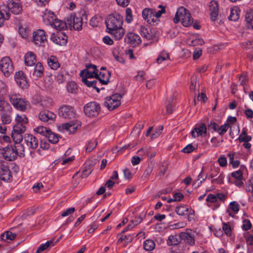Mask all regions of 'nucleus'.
I'll return each mask as SVG.
<instances>
[{
  "mask_svg": "<svg viewBox=\"0 0 253 253\" xmlns=\"http://www.w3.org/2000/svg\"><path fill=\"white\" fill-rule=\"evenodd\" d=\"M54 245L53 241L52 240L48 241L44 244H41L38 248L36 253H41L48 248L53 246Z\"/></svg>",
  "mask_w": 253,
  "mask_h": 253,
  "instance_id": "37",
  "label": "nucleus"
},
{
  "mask_svg": "<svg viewBox=\"0 0 253 253\" xmlns=\"http://www.w3.org/2000/svg\"><path fill=\"white\" fill-rule=\"evenodd\" d=\"M67 88L69 92L75 93L77 89V85L74 82H70L68 84Z\"/></svg>",
  "mask_w": 253,
  "mask_h": 253,
  "instance_id": "49",
  "label": "nucleus"
},
{
  "mask_svg": "<svg viewBox=\"0 0 253 253\" xmlns=\"http://www.w3.org/2000/svg\"><path fill=\"white\" fill-rule=\"evenodd\" d=\"M11 109V106L8 102L3 100L0 101V112H10Z\"/></svg>",
  "mask_w": 253,
  "mask_h": 253,
  "instance_id": "41",
  "label": "nucleus"
},
{
  "mask_svg": "<svg viewBox=\"0 0 253 253\" xmlns=\"http://www.w3.org/2000/svg\"><path fill=\"white\" fill-rule=\"evenodd\" d=\"M245 20L248 24V28L253 29V25L250 24L253 21V10H250L247 11L245 15Z\"/></svg>",
  "mask_w": 253,
  "mask_h": 253,
  "instance_id": "39",
  "label": "nucleus"
},
{
  "mask_svg": "<svg viewBox=\"0 0 253 253\" xmlns=\"http://www.w3.org/2000/svg\"><path fill=\"white\" fill-rule=\"evenodd\" d=\"M189 210L184 206L177 207L175 209V212L180 215H184L186 214Z\"/></svg>",
  "mask_w": 253,
  "mask_h": 253,
  "instance_id": "48",
  "label": "nucleus"
},
{
  "mask_svg": "<svg viewBox=\"0 0 253 253\" xmlns=\"http://www.w3.org/2000/svg\"><path fill=\"white\" fill-rule=\"evenodd\" d=\"M245 188L247 192L252 193L253 195V179L247 181Z\"/></svg>",
  "mask_w": 253,
  "mask_h": 253,
  "instance_id": "56",
  "label": "nucleus"
},
{
  "mask_svg": "<svg viewBox=\"0 0 253 253\" xmlns=\"http://www.w3.org/2000/svg\"><path fill=\"white\" fill-rule=\"evenodd\" d=\"M56 116L55 114L47 110L42 111L39 114V118L41 121L49 123L54 121Z\"/></svg>",
  "mask_w": 253,
  "mask_h": 253,
  "instance_id": "17",
  "label": "nucleus"
},
{
  "mask_svg": "<svg viewBox=\"0 0 253 253\" xmlns=\"http://www.w3.org/2000/svg\"><path fill=\"white\" fill-rule=\"evenodd\" d=\"M111 73L109 71L100 72L99 74H95V78L99 80V83L106 84L109 82Z\"/></svg>",
  "mask_w": 253,
  "mask_h": 253,
  "instance_id": "22",
  "label": "nucleus"
},
{
  "mask_svg": "<svg viewBox=\"0 0 253 253\" xmlns=\"http://www.w3.org/2000/svg\"><path fill=\"white\" fill-rule=\"evenodd\" d=\"M7 7L9 11L14 14H18L22 11L20 0H8Z\"/></svg>",
  "mask_w": 253,
  "mask_h": 253,
  "instance_id": "15",
  "label": "nucleus"
},
{
  "mask_svg": "<svg viewBox=\"0 0 253 253\" xmlns=\"http://www.w3.org/2000/svg\"><path fill=\"white\" fill-rule=\"evenodd\" d=\"M169 54L166 51L161 52L157 59V62L158 64L162 63L163 61L169 59Z\"/></svg>",
  "mask_w": 253,
  "mask_h": 253,
  "instance_id": "43",
  "label": "nucleus"
},
{
  "mask_svg": "<svg viewBox=\"0 0 253 253\" xmlns=\"http://www.w3.org/2000/svg\"><path fill=\"white\" fill-rule=\"evenodd\" d=\"M26 127H20L18 125H14L11 132V137L15 143H20L23 140L22 134L26 131Z\"/></svg>",
  "mask_w": 253,
  "mask_h": 253,
  "instance_id": "12",
  "label": "nucleus"
},
{
  "mask_svg": "<svg viewBox=\"0 0 253 253\" xmlns=\"http://www.w3.org/2000/svg\"><path fill=\"white\" fill-rule=\"evenodd\" d=\"M206 178L207 176H205L203 174V168H202L200 173L198 176L197 181L200 180V181L198 184V186H199L203 183V182L206 180Z\"/></svg>",
  "mask_w": 253,
  "mask_h": 253,
  "instance_id": "61",
  "label": "nucleus"
},
{
  "mask_svg": "<svg viewBox=\"0 0 253 253\" xmlns=\"http://www.w3.org/2000/svg\"><path fill=\"white\" fill-rule=\"evenodd\" d=\"M84 112L89 117H96L100 112V105L96 102H90L86 104L84 107Z\"/></svg>",
  "mask_w": 253,
  "mask_h": 253,
  "instance_id": "5",
  "label": "nucleus"
},
{
  "mask_svg": "<svg viewBox=\"0 0 253 253\" xmlns=\"http://www.w3.org/2000/svg\"><path fill=\"white\" fill-rule=\"evenodd\" d=\"M101 18L99 16H95L90 20V25L93 27H97L101 23Z\"/></svg>",
  "mask_w": 253,
  "mask_h": 253,
  "instance_id": "46",
  "label": "nucleus"
},
{
  "mask_svg": "<svg viewBox=\"0 0 253 253\" xmlns=\"http://www.w3.org/2000/svg\"><path fill=\"white\" fill-rule=\"evenodd\" d=\"M79 126H80V124L79 123H74L72 121L63 124L61 127L71 134L74 133Z\"/></svg>",
  "mask_w": 253,
  "mask_h": 253,
  "instance_id": "25",
  "label": "nucleus"
},
{
  "mask_svg": "<svg viewBox=\"0 0 253 253\" xmlns=\"http://www.w3.org/2000/svg\"><path fill=\"white\" fill-rule=\"evenodd\" d=\"M224 175L223 172H221L220 173L219 175L217 176V178L212 179L211 180V182L212 184H222L224 182Z\"/></svg>",
  "mask_w": 253,
  "mask_h": 253,
  "instance_id": "47",
  "label": "nucleus"
},
{
  "mask_svg": "<svg viewBox=\"0 0 253 253\" xmlns=\"http://www.w3.org/2000/svg\"><path fill=\"white\" fill-rule=\"evenodd\" d=\"M0 69L5 77H9L13 72V64L10 58L5 56L0 60Z\"/></svg>",
  "mask_w": 253,
  "mask_h": 253,
  "instance_id": "6",
  "label": "nucleus"
},
{
  "mask_svg": "<svg viewBox=\"0 0 253 253\" xmlns=\"http://www.w3.org/2000/svg\"><path fill=\"white\" fill-rule=\"evenodd\" d=\"M49 142L52 144H55L59 141V136L57 134L52 132L50 130L45 136Z\"/></svg>",
  "mask_w": 253,
  "mask_h": 253,
  "instance_id": "40",
  "label": "nucleus"
},
{
  "mask_svg": "<svg viewBox=\"0 0 253 253\" xmlns=\"http://www.w3.org/2000/svg\"><path fill=\"white\" fill-rule=\"evenodd\" d=\"M158 7L161 8V9L160 10H158V11H155L154 10V14L155 15V16L157 19V18L160 17L162 14V13H164L165 12V7H163L162 5H159L158 6Z\"/></svg>",
  "mask_w": 253,
  "mask_h": 253,
  "instance_id": "60",
  "label": "nucleus"
},
{
  "mask_svg": "<svg viewBox=\"0 0 253 253\" xmlns=\"http://www.w3.org/2000/svg\"><path fill=\"white\" fill-rule=\"evenodd\" d=\"M143 18L149 24L156 22L157 19L152 9L145 8L142 11Z\"/></svg>",
  "mask_w": 253,
  "mask_h": 253,
  "instance_id": "20",
  "label": "nucleus"
},
{
  "mask_svg": "<svg viewBox=\"0 0 253 253\" xmlns=\"http://www.w3.org/2000/svg\"><path fill=\"white\" fill-rule=\"evenodd\" d=\"M36 62L35 54L31 51L28 52L25 55V63L28 66H32Z\"/></svg>",
  "mask_w": 253,
  "mask_h": 253,
  "instance_id": "27",
  "label": "nucleus"
},
{
  "mask_svg": "<svg viewBox=\"0 0 253 253\" xmlns=\"http://www.w3.org/2000/svg\"><path fill=\"white\" fill-rule=\"evenodd\" d=\"M0 175L2 176V179L4 181L8 182L11 180V172L7 163L2 160H0Z\"/></svg>",
  "mask_w": 253,
  "mask_h": 253,
  "instance_id": "14",
  "label": "nucleus"
},
{
  "mask_svg": "<svg viewBox=\"0 0 253 253\" xmlns=\"http://www.w3.org/2000/svg\"><path fill=\"white\" fill-rule=\"evenodd\" d=\"M239 207L240 206L237 202H232L229 204V208L227 209L226 212H228L229 216L233 217L234 215L232 214L231 211H233L234 213H237L239 210Z\"/></svg>",
  "mask_w": 253,
  "mask_h": 253,
  "instance_id": "28",
  "label": "nucleus"
},
{
  "mask_svg": "<svg viewBox=\"0 0 253 253\" xmlns=\"http://www.w3.org/2000/svg\"><path fill=\"white\" fill-rule=\"evenodd\" d=\"M16 124L15 125H18L20 127H26L25 125L28 123V120L25 115L20 116L17 115L15 118Z\"/></svg>",
  "mask_w": 253,
  "mask_h": 253,
  "instance_id": "29",
  "label": "nucleus"
},
{
  "mask_svg": "<svg viewBox=\"0 0 253 253\" xmlns=\"http://www.w3.org/2000/svg\"><path fill=\"white\" fill-rule=\"evenodd\" d=\"M16 236L15 233H13L10 231H7L1 235V238L2 240L5 241L6 240H13Z\"/></svg>",
  "mask_w": 253,
  "mask_h": 253,
  "instance_id": "42",
  "label": "nucleus"
},
{
  "mask_svg": "<svg viewBox=\"0 0 253 253\" xmlns=\"http://www.w3.org/2000/svg\"><path fill=\"white\" fill-rule=\"evenodd\" d=\"M29 30L26 28L21 27L19 28V33L22 38L26 39L29 34Z\"/></svg>",
  "mask_w": 253,
  "mask_h": 253,
  "instance_id": "52",
  "label": "nucleus"
},
{
  "mask_svg": "<svg viewBox=\"0 0 253 253\" xmlns=\"http://www.w3.org/2000/svg\"><path fill=\"white\" fill-rule=\"evenodd\" d=\"M42 18L45 24L50 25L57 30H62L66 27L67 24L63 21L58 19L54 13L49 10H44Z\"/></svg>",
  "mask_w": 253,
  "mask_h": 253,
  "instance_id": "2",
  "label": "nucleus"
},
{
  "mask_svg": "<svg viewBox=\"0 0 253 253\" xmlns=\"http://www.w3.org/2000/svg\"><path fill=\"white\" fill-rule=\"evenodd\" d=\"M17 84L22 88H26L28 86V82L26 81L25 77L21 78L19 80L15 81Z\"/></svg>",
  "mask_w": 253,
  "mask_h": 253,
  "instance_id": "54",
  "label": "nucleus"
},
{
  "mask_svg": "<svg viewBox=\"0 0 253 253\" xmlns=\"http://www.w3.org/2000/svg\"><path fill=\"white\" fill-rule=\"evenodd\" d=\"M24 141L30 149H35L38 146L37 138L30 134H25L24 136Z\"/></svg>",
  "mask_w": 253,
  "mask_h": 253,
  "instance_id": "19",
  "label": "nucleus"
},
{
  "mask_svg": "<svg viewBox=\"0 0 253 253\" xmlns=\"http://www.w3.org/2000/svg\"><path fill=\"white\" fill-rule=\"evenodd\" d=\"M181 242L180 234L179 236L176 235H170L167 240V244L169 246H175L178 245Z\"/></svg>",
  "mask_w": 253,
  "mask_h": 253,
  "instance_id": "30",
  "label": "nucleus"
},
{
  "mask_svg": "<svg viewBox=\"0 0 253 253\" xmlns=\"http://www.w3.org/2000/svg\"><path fill=\"white\" fill-rule=\"evenodd\" d=\"M86 69L82 70L80 75V76L83 78H92L94 77L95 78V74H97L98 70L96 69V66L92 64H86L85 65Z\"/></svg>",
  "mask_w": 253,
  "mask_h": 253,
  "instance_id": "10",
  "label": "nucleus"
},
{
  "mask_svg": "<svg viewBox=\"0 0 253 253\" xmlns=\"http://www.w3.org/2000/svg\"><path fill=\"white\" fill-rule=\"evenodd\" d=\"M10 112L3 113L1 115V120L3 124H9L11 121V118L10 116Z\"/></svg>",
  "mask_w": 253,
  "mask_h": 253,
  "instance_id": "45",
  "label": "nucleus"
},
{
  "mask_svg": "<svg viewBox=\"0 0 253 253\" xmlns=\"http://www.w3.org/2000/svg\"><path fill=\"white\" fill-rule=\"evenodd\" d=\"M149 29L143 26H141L140 28V32L142 37L150 40L153 39V35L149 33Z\"/></svg>",
  "mask_w": 253,
  "mask_h": 253,
  "instance_id": "36",
  "label": "nucleus"
},
{
  "mask_svg": "<svg viewBox=\"0 0 253 253\" xmlns=\"http://www.w3.org/2000/svg\"><path fill=\"white\" fill-rule=\"evenodd\" d=\"M207 126L204 123L201 124L198 127L195 128L191 132L193 137L196 138L199 136H203L207 132Z\"/></svg>",
  "mask_w": 253,
  "mask_h": 253,
  "instance_id": "23",
  "label": "nucleus"
},
{
  "mask_svg": "<svg viewBox=\"0 0 253 253\" xmlns=\"http://www.w3.org/2000/svg\"><path fill=\"white\" fill-rule=\"evenodd\" d=\"M47 63L48 66L53 70L57 69L59 67V63H58L57 58L53 56H50L47 59Z\"/></svg>",
  "mask_w": 253,
  "mask_h": 253,
  "instance_id": "33",
  "label": "nucleus"
},
{
  "mask_svg": "<svg viewBox=\"0 0 253 253\" xmlns=\"http://www.w3.org/2000/svg\"><path fill=\"white\" fill-rule=\"evenodd\" d=\"M97 144V143L95 140L90 141L88 142L86 146V151L88 152H91L94 148H95Z\"/></svg>",
  "mask_w": 253,
  "mask_h": 253,
  "instance_id": "57",
  "label": "nucleus"
},
{
  "mask_svg": "<svg viewBox=\"0 0 253 253\" xmlns=\"http://www.w3.org/2000/svg\"><path fill=\"white\" fill-rule=\"evenodd\" d=\"M13 146L8 145L5 147L0 148V153L6 161H12L16 158Z\"/></svg>",
  "mask_w": 253,
  "mask_h": 253,
  "instance_id": "9",
  "label": "nucleus"
},
{
  "mask_svg": "<svg viewBox=\"0 0 253 253\" xmlns=\"http://www.w3.org/2000/svg\"><path fill=\"white\" fill-rule=\"evenodd\" d=\"M132 19L131 10L129 8H127L126 9V21L127 23H130Z\"/></svg>",
  "mask_w": 253,
  "mask_h": 253,
  "instance_id": "53",
  "label": "nucleus"
},
{
  "mask_svg": "<svg viewBox=\"0 0 253 253\" xmlns=\"http://www.w3.org/2000/svg\"><path fill=\"white\" fill-rule=\"evenodd\" d=\"M218 126H219L216 123L211 122V123L208 126V128L209 130L216 132Z\"/></svg>",
  "mask_w": 253,
  "mask_h": 253,
  "instance_id": "62",
  "label": "nucleus"
},
{
  "mask_svg": "<svg viewBox=\"0 0 253 253\" xmlns=\"http://www.w3.org/2000/svg\"><path fill=\"white\" fill-rule=\"evenodd\" d=\"M123 23V17L118 13L110 15L105 21L107 32L117 40L121 39L125 34Z\"/></svg>",
  "mask_w": 253,
  "mask_h": 253,
  "instance_id": "1",
  "label": "nucleus"
},
{
  "mask_svg": "<svg viewBox=\"0 0 253 253\" xmlns=\"http://www.w3.org/2000/svg\"><path fill=\"white\" fill-rule=\"evenodd\" d=\"M33 42L36 45H40L46 41L47 35L42 29H38L33 33Z\"/></svg>",
  "mask_w": 253,
  "mask_h": 253,
  "instance_id": "13",
  "label": "nucleus"
},
{
  "mask_svg": "<svg viewBox=\"0 0 253 253\" xmlns=\"http://www.w3.org/2000/svg\"><path fill=\"white\" fill-rule=\"evenodd\" d=\"M43 67L40 62H38L35 66L33 76L36 77H41L43 74Z\"/></svg>",
  "mask_w": 253,
  "mask_h": 253,
  "instance_id": "34",
  "label": "nucleus"
},
{
  "mask_svg": "<svg viewBox=\"0 0 253 253\" xmlns=\"http://www.w3.org/2000/svg\"><path fill=\"white\" fill-rule=\"evenodd\" d=\"M75 115V111L72 106L63 105L59 109V115L65 119H73Z\"/></svg>",
  "mask_w": 253,
  "mask_h": 253,
  "instance_id": "11",
  "label": "nucleus"
},
{
  "mask_svg": "<svg viewBox=\"0 0 253 253\" xmlns=\"http://www.w3.org/2000/svg\"><path fill=\"white\" fill-rule=\"evenodd\" d=\"M229 159V162L232 164V167L234 168L238 167L240 165V162L239 160L234 159V155H228Z\"/></svg>",
  "mask_w": 253,
  "mask_h": 253,
  "instance_id": "55",
  "label": "nucleus"
},
{
  "mask_svg": "<svg viewBox=\"0 0 253 253\" xmlns=\"http://www.w3.org/2000/svg\"><path fill=\"white\" fill-rule=\"evenodd\" d=\"M244 237L246 239V242L248 245H253V235L247 232L244 234Z\"/></svg>",
  "mask_w": 253,
  "mask_h": 253,
  "instance_id": "58",
  "label": "nucleus"
},
{
  "mask_svg": "<svg viewBox=\"0 0 253 253\" xmlns=\"http://www.w3.org/2000/svg\"><path fill=\"white\" fill-rule=\"evenodd\" d=\"M232 176L235 179L233 183L237 186L241 187L243 185V172L241 170H238L231 173Z\"/></svg>",
  "mask_w": 253,
  "mask_h": 253,
  "instance_id": "26",
  "label": "nucleus"
},
{
  "mask_svg": "<svg viewBox=\"0 0 253 253\" xmlns=\"http://www.w3.org/2000/svg\"><path fill=\"white\" fill-rule=\"evenodd\" d=\"M50 40L55 44L59 45H64L67 43L65 36L62 33L57 32V34H52Z\"/></svg>",
  "mask_w": 253,
  "mask_h": 253,
  "instance_id": "21",
  "label": "nucleus"
},
{
  "mask_svg": "<svg viewBox=\"0 0 253 253\" xmlns=\"http://www.w3.org/2000/svg\"><path fill=\"white\" fill-rule=\"evenodd\" d=\"M10 16V13L6 12L5 16H4L3 13L0 10V27H2L5 20H8Z\"/></svg>",
  "mask_w": 253,
  "mask_h": 253,
  "instance_id": "51",
  "label": "nucleus"
},
{
  "mask_svg": "<svg viewBox=\"0 0 253 253\" xmlns=\"http://www.w3.org/2000/svg\"><path fill=\"white\" fill-rule=\"evenodd\" d=\"M122 97V95L119 93H115L111 96L107 97L104 105L109 110H113L120 105Z\"/></svg>",
  "mask_w": 253,
  "mask_h": 253,
  "instance_id": "7",
  "label": "nucleus"
},
{
  "mask_svg": "<svg viewBox=\"0 0 253 253\" xmlns=\"http://www.w3.org/2000/svg\"><path fill=\"white\" fill-rule=\"evenodd\" d=\"M9 97L11 104L18 110L25 111L30 107L29 102L19 94L12 93L9 95Z\"/></svg>",
  "mask_w": 253,
  "mask_h": 253,
  "instance_id": "4",
  "label": "nucleus"
},
{
  "mask_svg": "<svg viewBox=\"0 0 253 253\" xmlns=\"http://www.w3.org/2000/svg\"><path fill=\"white\" fill-rule=\"evenodd\" d=\"M125 41L132 47L138 46L141 42L140 37L133 33H127L125 36Z\"/></svg>",
  "mask_w": 253,
  "mask_h": 253,
  "instance_id": "16",
  "label": "nucleus"
},
{
  "mask_svg": "<svg viewBox=\"0 0 253 253\" xmlns=\"http://www.w3.org/2000/svg\"><path fill=\"white\" fill-rule=\"evenodd\" d=\"M181 241L183 240L184 242L189 245H193L195 244V239L193 234L191 232H181L180 233Z\"/></svg>",
  "mask_w": 253,
  "mask_h": 253,
  "instance_id": "24",
  "label": "nucleus"
},
{
  "mask_svg": "<svg viewBox=\"0 0 253 253\" xmlns=\"http://www.w3.org/2000/svg\"><path fill=\"white\" fill-rule=\"evenodd\" d=\"M155 247V242L150 239L146 240L143 243V248L147 251L153 250Z\"/></svg>",
  "mask_w": 253,
  "mask_h": 253,
  "instance_id": "38",
  "label": "nucleus"
},
{
  "mask_svg": "<svg viewBox=\"0 0 253 253\" xmlns=\"http://www.w3.org/2000/svg\"><path fill=\"white\" fill-rule=\"evenodd\" d=\"M67 21L69 26L73 27L75 30L80 31L82 29V18L80 15L77 16L75 14L72 13L67 17Z\"/></svg>",
  "mask_w": 253,
  "mask_h": 253,
  "instance_id": "8",
  "label": "nucleus"
},
{
  "mask_svg": "<svg viewBox=\"0 0 253 253\" xmlns=\"http://www.w3.org/2000/svg\"><path fill=\"white\" fill-rule=\"evenodd\" d=\"M82 81L88 87H92L96 90V91L98 93L99 92L100 89L96 86V84L98 83V81L96 80L88 81L86 79V78H83V79H82Z\"/></svg>",
  "mask_w": 253,
  "mask_h": 253,
  "instance_id": "35",
  "label": "nucleus"
},
{
  "mask_svg": "<svg viewBox=\"0 0 253 253\" xmlns=\"http://www.w3.org/2000/svg\"><path fill=\"white\" fill-rule=\"evenodd\" d=\"M75 211V208L72 207L70 208L61 213V216L63 217L67 216L71 214H72Z\"/></svg>",
  "mask_w": 253,
  "mask_h": 253,
  "instance_id": "59",
  "label": "nucleus"
},
{
  "mask_svg": "<svg viewBox=\"0 0 253 253\" xmlns=\"http://www.w3.org/2000/svg\"><path fill=\"white\" fill-rule=\"evenodd\" d=\"M209 11L211 19L213 21H215L219 14L218 4L216 1L212 0L210 2Z\"/></svg>",
  "mask_w": 253,
  "mask_h": 253,
  "instance_id": "18",
  "label": "nucleus"
},
{
  "mask_svg": "<svg viewBox=\"0 0 253 253\" xmlns=\"http://www.w3.org/2000/svg\"><path fill=\"white\" fill-rule=\"evenodd\" d=\"M34 130L38 133L46 136L50 129L43 126H38L34 129Z\"/></svg>",
  "mask_w": 253,
  "mask_h": 253,
  "instance_id": "44",
  "label": "nucleus"
},
{
  "mask_svg": "<svg viewBox=\"0 0 253 253\" xmlns=\"http://www.w3.org/2000/svg\"><path fill=\"white\" fill-rule=\"evenodd\" d=\"M251 227L252 224L251 222L248 219H245L244 221V223L242 225V229L245 231H247L249 230Z\"/></svg>",
  "mask_w": 253,
  "mask_h": 253,
  "instance_id": "64",
  "label": "nucleus"
},
{
  "mask_svg": "<svg viewBox=\"0 0 253 253\" xmlns=\"http://www.w3.org/2000/svg\"><path fill=\"white\" fill-rule=\"evenodd\" d=\"M240 12V10L237 7L231 8L228 19L231 21H236L239 18Z\"/></svg>",
  "mask_w": 253,
  "mask_h": 253,
  "instance_id": "32",
  "label": "nucleus"
},
{
  "mask_svg": "<svg viewBox=\"0 0 253 253\" xmlns=\"http://www.w3.org/2000/svg\"><path fill=\"white\" fill-rule=\"evenodd\" d=\"M14 151L16 153V157L18 155L20 157L25 156V148L23 144L20 143H16L15 145L13 146Z\"/></svg>",
  "mask_w": 253,
  "mask_h": 253,
  "instance_id": "31",
  "label": "nucleus"
},
{
  "mask_svg": "<svg viewBox=\"0 0 253 253\" xmlns=\"http://www.w3.org/2000/svg\"><path fill=\"white\" fill-rule=\"evenodd\" d=\"M179 21L186 27L191 26L193 23V18L189 10L182 6L177 9L173 18V22L175 23H177Z\"/></svg>",
  "mask_w": 253,
  "mask_h": 253,
  "instance_id": "3",
  "label": "nucleus"
},
{
  "mask_svg": "<svg viewBox=\"0 0 253 253\" xmlns=\"http://www.w3.org/2000/svg\"><path fill=\"white\" fill-rule=\"evenodd\" d=\"M195 150L194 146L192 144H190L185 146L182 150L184 153H190Z\"/></svg>",
  "mask_w": 253,
  "mask_h": 253,
  "instance_id": "63",
  "label": "nucleus"
},
{
  "mask_svg": "<svg viewBox=\"0 0 253 253\" xmlns=\"http://www.w3.org/2000/svg\"><path fill=\"white\" fill-rule=\"evenodd\" d=\"M229 126V125L228 124L219 126L216 132H218L219 135H222L227 131Z\"/></svg>",
  "mask_w": 253,
  "mask_h": 253,
  "instance_id": "50",
  "label": "nucleus"
}]
</instances>
